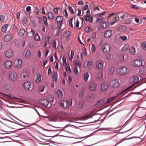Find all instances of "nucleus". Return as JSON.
<instances>
[{"label":"nucleus","mask_w":146,"mask_h":146,"mask_svg":"<svg viewBox=\"0 0 146 146\" xmlns=\"http://www.w3.org/2000/svg\"><path fill=\"white\" fill-rule=\"evenodd\" d=\"M72 99H70L68 100H63L61 103V106L64 108H68L72 105Z\"/></svg>","instance_id":"1"},{"label":"nucleus","mask_w":146,"mask_h":146,"mask_svg":"<svg viewBox=\"0 0 146 146\" xmlns=\"http://www.w3.org/2000/svg\"><path fill=\"white\" fill-rule=\"evenodd\" d=\"M110 45L106 43L102 44V49L103 52L106 53H108L110 52Z\"/></svg>","instance_id":"2"},{"label":"nucleus","mask_w":146,"mask_h":146,"mask_svg":"<svg viewBox=\"0 0 146 146\" xmlns=\"http://www.w3.org/2000/svg\"><path fill=\"white\" fill-rule=\"evenodd\" d=\"M111 86L113 88H116L120 85L119 81L117 79L113 80L111 82Z\"/></svg>","instance_id":"3"},{"label":"nucleus","mask_w":146,"mask_h":146,"mask_svg":"<svg viewBox=\"0 0 146 146\" xmlns=\"http://www.w3.org/2000/svg\"><path fill=\"white\" fill-rule=\"evenodd\" d=\"M63 18L61 16H58L56 17V21L57 24L59 25V27L60 29L62 27V21L63 20Z\"/></svg>","instance_id":"4"},{"label":"nucleus","mask_w":146,"mask_h":146,"mask_svg":"<svg viewBox=\"0 0 146 146\" xmlns=\"http://www.w3.org/2000/svg\"><path fill=\"white\" fill-rule=\"evenodd\" d=\"M104 62L101 60H98L96 64V68L99 70L102 69L103 67Z\"/></svg>","instance_id":"5"},{"label":"nucleus","mask_w":146,"mask_h":146,"mask_svg":"<svg viewBox=\"0 0 146 146\" xmlns=\"http://www.w3.org/2000/svg\"><path fill=\"white\" fill-rule=\"evenodd\" d=\"M108 18H110L113 20L118 21L119 19V18L118 15L115 14L114 13L111 14L108 16Z\"/></svg>","instance_id":"6"},{"label":"nucleus","mask_w":146,"mask_h":146,"mask_svg":"<svg viewBox=\"0 0 146 146\" xmlns=\"http://www.w3.org/2000/svg\"><path fill=\"white\" fill-rule=\"evenodd\" d=\"M33 85L31 82L28 81L25 82L24 84V87L26 90H28L30 88L32 87Z\"/></svg>","instance_id":"7"},{"label":"nucleus","mask_w":146,"mask_h":146,"mask_svg":"<svg viewBox=\"0 0 146 146\" xmlns=\"http://www.w3.org/2000/svg\"><path fill=\"white\" fill-rule=\"evenodd\" d=\"M142 61L140 59L136 60L133 61V64L134 66L135 67H139L142 65Z\"/></svg>","instance_id":"8"},{"label":"nucleus","mask_w":146,"mask_h":146,"mask_svg":"<svg viewBox=\"0 0 146 146\" xmlns=\"http://www.w3.org/2000/svg\"><path fill=\"white\" fill-rule=\"evenodd\" d=\"M119 74L121 75L125 74L127 73V69L125 67H122L119 69L118 70Z\"/></svg>","instance_id":"9"},{"label":"nucleus","mask_w":146,"mask_h":146,"mask_svg":"<svg viewBox=\"0 0 146 146\" xmlns=\"http://www.w3.org/2000/svg\"><path fill=\"white\" fill-rule=\"evenodd\" d=\"M97 86V84L96 83L91 82L89 85V89L90 91H94L96 90Z\"/></svg>","instance_id":"10"},{"label":"nucleus","mask_w":146,"mask_h":146,"mask_svg":"<svg viewBox=\"0 0 146 146\" xmlns=\"http://www.w3.org/2000/svg\"><path fill=\"white\" fill-rule=\"evenodd\" d=\"M27 35L28 37H31L34 35V31L33 29L28 28L27 30Z\"/></svg>","instance_id":"11"},{"label":"nucleus","mask_w":146,"mask_h":146,"mask_svg":"<svg viewBox=\"0 0 146 146\" xmlns=\"http://www.w3.org/2000/svg\"><path fill=\"white\" fill-rule=\"evenodd\" d=\"M17 78V74L15 72H11L9 76V79L13 81H15Z\"/></svg>","instance_id":"12"},{"label":"nucleus","mask_w":146,"mask_h":146,"mask_svg":"<svg viewBox=\"0 0 146 146\" xmlns=\"http://www.w3.org/2000/svg\"><path fill=\"white\" fill-rule=\"evenodd\" d=\"M40 102L42 105L46 107L48 106L49 103V102L48 100L47 99L44 98L42 99Z\"/></svg>","instance_id":"13"},{"label":"nucleus","mask_w":146,"mask_h":146,"mask_svg":"<svg viewBox=\"0 0 146 146\" xmlns=\"http://www.w3.org/2000/svg\"><path fill=\"white\" fill-rule=\"evenodd\" d=\"M13 51L11 49L7 50L5 53V56L7 58H10L13 55Z\"/></svg>","instance_id":"14"},{"label":"nucleus","mask_w":146,"mask_h":146,"mask_svg":"<svg viewBox=\"0 0 146 146\" xmlns=\"http://www.w3.org/2000/svg\"><path fill=\"white\" fill-rule=\"evenodd\" d=\"M22 62V60L21 59H17L15 63L16 68H20L21 66Z\"/></svg>","instance_id":"15"},{"label":"nucleus","mask_w":146,"mask_h":146,"mask_svg":"<svg viewBox=\"0 0 146 146\" xmlns=\"http://www.w3.org/2000/svg\"><path fill=\"white\" fill-rule=\"evenodd\" d=\"M12 35L9 34H8L5 35L4 37V39L6 42L10 41L12 39Z\"/></svg>","instance_id":"16"},{"label":"nucleus","mask_w":146,"mask_h":146,"mask_svg":"<svg viewBox=\"0 0 146 146\" xmlns=\"http://www.w3.org/2000/svg\"><path fill=\"white\" fill-rule=\"evenodd\" d=\"M108 86V84L104 82H103L101 85L102 90L103 91L106 90L107 89Z\"/></svg>","instance_id":"17"},{"label":"nucleus","mask_w":146,"mask_h":146,"mask_svg":"<svg viewBox=\"0 0 146 146\" xmlns=\"http://www.w3.org/2000/svg\"><path fill=\"white\" fill-rule=\"evenodd\" d=\"M112 35V31L111 30H108L105 32L104 36L106 38H109Z\"/></svg>","instance_id":"18"},{"label":"nucleus","mask_w":146,"mask_h":146,"mask_svg":"<svg viewBox=\"0 0 146 146\" xmlns=\"http://www.w3.org/2000/svg\"><path fill=\"white\" fill-rule=\"evenodd\" d=\"M11 62L9 60L7 61L5 63V68L7 69H10L11 66Z\"/></svg>","instance_id":"19"},{"label":"nucleus","mask_w":146,"mask_h":146,"mask_svg":"<svg viewBox=\"0 0 146 146\" xmlns=\"http://www.w3.org/2000/svg\"><path fill=\"white\" fill-rule=\"evenodd\" d=\"M133 82L134 83H136L139 82L142 79L141 78L139 81V78L138 76H135L133 77ZM143 78H142L143 79Z\"/></svg>","instance_id":"20"},{"label":"nucleus","mask_w":146,"mask_h":146,"mask_svg":"<svg viewBox=\"0 0 146 146\" xmlns=\"http://www.w3.org/2000/svg\"><path fill=\"white\" fill-rule=\"evenodd\" d=\"M58 75L56 72H54L52 75V80L53 81L56 82L57 80Z\"/></svg>","instance_id":"21"},{"label":"nucleus","mask_w":146,"mask_h":146,"mask_svg":"<svg viewBox=\"0 0 146 146\" xmlns=\"http://www.w3.org/2000/svg\"><path fill=\"white\" fill-rule=\"evenodd\" d=\"M129 51L130 53L132 55H134L135 54V49L133 46H131L129 48Z\"/></svg>","instance_id":"22"},{"label":"nucleus","mask_w":146,"mask_h":146,"mask_svg":"<svg viewBox=\"0 0 146 146\" xmlns=\"http://www.w3.org/2000/svg\"><path fill=\"white\" fill-rule=\"evenodd\" d=\"M56 94L58 98H61L63 96V94L62 91L60 89H58L57 90L56 92Z\"/></svg>","instance_id":"23"},{"label":"nucleus","mask_w":146,"mask_h":146,"mask_svg":"<svg viewBox=\"0 0 146 146\" xmlns=\"http://www.w3.org/2000/svg\"><path fill=\"white\" fill-rule=\"evenodd\" d=\"M93 66V64L92 61H88L87 63V67L89 69H91Z\"/></svg>","instance_id":"24"},{"label":"nucleus","mask_w":146,"mask_h":146,"mask_svg":"<svg viewBox=\"0 0 146 146\" xmlns=\"http://www.w3.org/2000/svg\"><path fill=\"white\" fill-rule=\"evenodd\" d=\"M41 76L40 74H38L36 75V78L35 80V82L38 83H40L41 81Z\"/></svg>","instance_id":"25"},{"label":"nucleus","mask_w":146,"mask_h":146,"mask_svg":"<svg viewBox=\"0 0 146 146\" xmlns=\"http://www.w3.org/2000/svg\"><path fill=\"white\" fill-rule=\"evenodd\" d=\"M9 26L8 24H6L3 25L2 27V31L3 32H5Z\"/></svg>","instance_id":"26"},{"label":"nucleus","mask_w":146,"mask_h":146,"mask_svg":"<svg viewBox=\"0 0 146 146\" xmlns=\"http://www.w3.org/2000/svg\"><path fill=\"white\" fill-rule=\"evenodd\" d=\"M93 17H91L90 15H86V20L88 21L90 23L92 22Z\"/></svg>","instance_id":"27"},{"label":"nucleus","mask_w":146,"mask_h":146,"mask_svg":"<svg viewBox=\"0 0 146 146\" xmlns=\"http://www.w3.org/2000/svg\"><path fill=\"white\" fill-rule=\"evenodd\" d=\"M18 33L19 35L20 36H23L25 33V31L23 29H21L19 30Z\"/></svg>","instance_id":"28"},{"label":"nucleus","mask_w":146,"mask_h":146,"mask_svg":"<svg viewBox=\"0 0 146 146\" xmlns=\"http://www.w3.org/2000/svg\"><path fill=\"white\" fill-rule=\"evenodd\" d=\"M48 17V19L53 20L54 19V14L50 12H49L47 14Z\"/></svg>","instance_id":"29"},{"label":"nucleus","mask_w":146,"mask_h":146,"mask_svg":"<svg viewBox=\"0 0 146 146\" xmlns=\"http://www.w3.org/2000/svg\"><path fill=\"white\" fill-rule=\"evenodd\" d=\"M124 54L122 53L121 54L119 57V59L121 62H123L124 60Z\"/></svg>","instance_id":"30"},{"label":"nucleus","mask_w":146,"mask_h":146,"mask_svg":"<svg viewBox=\"0 0 146 146\" xmlns=\"http://www.w3.org/2000/svg\"><path fill=\"white\" fill-rule=\"evenodd\" d=\"M5 17L3 15H0V23H3L5 21Z\"/></svg>","instance_id":"31"},{"label":"nucleus","mask_w":146,"mask_h":146,"mask_svg":"<svg viewBox=\"0 0 146 146\" xmlns=\"http://www.w3.org/2000/svg\"><path fill=\"white\" fill-rule=\"evenodd\" d=\"M31 56V52L29 50H27L25 54V57L27 58H29Z\"/></svg>","instance_id":"32"},{"label":"nucleus","mask_w":146,"mask_h":146,"mask_svg":"<svg viewBox=\"0 0 146 146\" xmlns=\"http://www.w3.org/2000/svg\"><path fill=\"white\" fill-rule=\"evenodd\" d=\"M109 25L108 22H104L102 24V27L103 28H106Z\"/></svg>","instance_id":"33"},{"label":"nucleus","mask_w":146,"mask_h":146,"mask_svg":"<svg viewBox=\"0 0 146 146\" xmlns=\"http://www.w3.org/2000/svg\"><path fill=\"white\" fill-rule=\"evenodd\" d=\"M40 37L38 35V33H36L35 36V39L36 41H39L40 40Z\"/></svg>","instance_id":"34"},{"label":"nucleus","mask_w":146,"mask_h":146,"mask_svg":"<svg viewBox=\"0 0 146 146\" xmlns=\"http://www.w3.org/2000/svg\"><path fill=\"white\" fill-rule=\"evenodd\" d=\"M89 78V74L88 72H86L84 74V80L86 82L88 81Z\"/></svg>","instance_id":"35"},{"label":"nucleus","mask_w":146,"mask_h":146,"mask_svg":"<svg viewBox=\"0 0 146 146\" xmlns=\"http://www.w3.org/2000/svg\"><path fill=\"white\" fill-rule=\"evenodd\" d=\"M74 64L77 66H78L79 68L81 67V64L80 63L79 61L78 60H76L74 62Z\"/></svg>","instance_id":"36"},{"label":"nucleus","mask_w":146,"mask_h":146,"mask_svg":"<svg viewBox=\"0 0 146 146\" xmlns=\"http://www.w3.org/2000/svg\"><path fill=\"white\" fill-rule=\"evenodd\" d=\"M117 97V96H113L109 98L107 100L106 102L109 103L110 102L113 101L115 98Z\"/></svg>","instance_id":"37"},{"label":"nucleus","mask_w":146,"mask_h":146,"mask_svg":"<svg viewBox=\"0 0 146 146\" xmlns=\"http://www.w3.org/2000/svg\"><path fill=\"white\" fill-rule=\"evenodd\" d=\"M43 21L44 22V25L46 26L48 25L47 23V18L46 17L44 16L43 18Z\"/></svg>","instance_id":"38"},{"label":"nucleus","mask_w":146,"mask_h":146,"mask_svg":"<svg viewBox=\"0 0 146 146\" xmlns=\"http://www.w3.org/2000/svg\"><path fill=\"white\" fill-rule=\"evenodd\" d=\"M111 134H108V137L106 138L104 140V141H107L111 139L112 138L114 137V136H111Z\"/></svg>","instance_id":"39"},{"label":"nucleus","mask_w":146,"mask_h":146,"mask_svg":"<svg viewBox=\"0 0 146 146\" xmlns=\"http://www.w3.org/2000/svg\"><path fill=\"white\" fill-rule=\"evenodd\" d=\"M22 22L24 24H26L27 22V19L26 17H23L21 18Z\"/></svg>","instance_id":"40"},{"label":"nucleus","mask_w":146,"mask_h":146,"mask_svg":"<svg viewBox=\"0 0 146 146\" xmlns=\"http://www.w3.org/2000/svg\"><path fill=\"white\" fill-rule=\"evenodd\" d=\"M103 72L102 71H100L98 73L99 75L97 76V78L98 79H100L103 78Z\"/></svg>","instance_id":"41"},{"label":"nucleus","mask_w":146,"mask_h":146,"mask_svg":"<svg viewBox=\"0 0 146 146\" xmlns=\"http://www.w3.org/2000/svg\"><path fill=\"white\" fill-rule=\"evenodd\" d=\"M45 86L44 85H42L40 86L38 88V90L39 92H42L44 89Z\"/></svg>","instance_id":"42"},{"label":"nucleus","mask_w":146,"mask_h":146,"mask_svg":"<svg viewBox=\"0 0 146 146\" xmlns=\"http://www.w3.org/2000/svg\"><path fill=\"white\" fill-rule=\"evenodd\" d=\"M71 34V33L69 31H67L64 33V36L66 38H68Z\"/></svg>","instance_id":"43"},{"label":"nucleus","mask_w":146,"mask_h":146,"mask_svg":"<svg viewBox=\"0 0 146 146\" xmlns=\"http://www.w3.org/2000/svg\"><path fill=\"white\" fill-rule=\"evenodd\" d=\"M56 40H54L52 42V46L53 48L56 49Z\"/></svg>","instance_id":"44"},{"label":"nucleus","mask_w":146,"mask_h":146,"mask_svg":"<svg viewBox=\"0 0 146 146\" xmlns=\"http://www.w3.org/2000/svg\"><path fill=\"white\" fill-rule=\"evenodd\" d=\"M115 69L114 67H112L110 68V73L113 74L115 71Z\"/></svg>","instance_id":"45"},{"label":"nucleus","mask_w":146,"mask_h":146,"mask_svg":"<svg viewBox=\"0 0 146 146\" xmlns=\"http://www.w3.org/2000/svg\"><path fill=\"white\" fill-rule=\"evenodd\" d=\"M141 46L144 50H146V44L145 42H143L141 44Z\"/></svg>","instance_id":"46"},{"label":"nucleus","mask_w":146,"mask_h":146,"mask_svg":"<svg viewBox=\"0 0 146 146\" xmlns=\"http://www.w3.org/2000/svg\"><path fill=\"white\" fill-rule=\"evenodd\" d=\"M11 87V86L9 84L6 85L5 86V89L7 90H9Z\"/></svg>","instance_id":"47"},{"label":"nucleus","mask_w":146,"mask_h":146,"mask_svg":"<svg viewBox=\"0 0 146 146\" xmlns=\"http://www.w3.org/2000/svg\"><path fill=\"white\" fill-rule=\"evenodd\" d=\"M59 9L58 7L55 8L53 9V11L54 13L56 15H58V10Z\"/></svg>","instance_id":"48"},{"label":"nucleus","mask_w":146,"mask_h":146,"mask_svg":"<svg viewBox=\"0 0 146 146\" xmlns=\"http://www.w3.org/2000/svg\"><path fill=\"white\" fill-rule=\"evenodd\" d=\"M118 29L119 30L121 31H124L125 29V27L124 26H120L119 27Z\"/></svg>","instance_id":"49"},{"label":"nucleus","mask_w":146,"mask_h":146,"mask_svg":"<svg viewBox=\"0 0 146 146\" xmlns=\"http://www.w3.org/2000/svg\"><path fill=\"white\" fill-rule=\"evenodd\" d=\"M60 113L63 115H68V112L64 111H62L60 112Z\"/></svg>","instance_id":"50"},{"label":"nucleus","mask_w":146,"mask_h":146,"mask_svg":"<svg viewBox=\"0 0 146 146\" xmlns=\"http://www.w3.org/2000/svg\"><path fill=\"white\" fill-rule=\"evenodd\" d=\"M91 36L92 37V38L93 39H95L96 38V32H94L93 33H92L91 34Z\"/></svg>","instance_id":"51"},{"label":"nucleus","mask_w":146,"mask_h":146,"mask_svg":"<svg viewBox=\"0 0 146 146\" xmlns=\"http://www.w3.org/2000/svg\"><path fill=\"white\" fill-rule=\"evenodd\" d=\"M128 45H126L121 50L123 51H125L128 48Z\"/></svg>","instance_id":"52"},{"label":"nucleus","mask_w":146,"mask_h":146,"mask_svg":"<svg viewBox=\"0 0 146 146\" xmlns=\"http://www.w3.org/2000/svg\"><path fill=\"white\" fill-rule=\"evenodd\" d=\"M131 8H134L136 9H139L140 8V7L137 6L136 5H133L131 7Z\"/></svg>","instance_id":"53"},{"label":"nucleus","mask_w":146,"mask_h":146,"mask_svg":"<svg viewBox=\"0 0 146 146\" xmlns=\"http://www.w3.org/2000/svg\"><path fill=\"white\" fill-rule=\"evenodd\" d=\"M66 71H68V73H70V72H71V70L69 65L66 66Z\"/></svg>","instance_id":"54"},{"label":"nucleus","mask_w":146,"mask_h":146,"mask_svg":"<svg viewBox=\"0 0 146 146\" xmlns=\"http://www.w3.org/2000/svg\"><path fill=\"white\" fill-rule=\"evenodd\" d=\"M63 60V64L64 65L66 63V58L64 56L62 58Z\"/></svg>","instance_id":"55"},{"label":"nucleus","mask_w":146,"mask_h":146,"mask_svg":"<svg viewBox=\"0 0 146 146\" xmlns=\"http://www.w3.org/2000/svg\"><path fill=\"white\" fill-rule=\"evenodd\" d=\"M119 38L123 40H125L127 39V37L125 36H121Z\"/></svg>","instance_id":"56"},{"label":"nucleus","mask_w":146,"mask_h":146,"mask_svg":"<svg viewBox=\"0 0 146 146\" xmlns=\"http://www.w3.org/2000/svg\"><path fill=\"white\" fill-rule=\"evenodd\" d=\"M50 38V36H47L45 38V40L48 43H49Z\"/></svg>","instance_id":"57"},{"label":"nucleus","mask_w":146,"mask_h":146,"mask_svg":"<svg viewBox=\"0 0 146 146\" xmlns=\"http://www.w3.org/2000/svg\"><path fill=\"white\" fill-rule=\"evenodd\" d=\"M95 48V46L94 44H92V47L91 48V50L92 52H94Z\"/></svg>","instance_id":"58"},{"label":"nucleus","mask_w":146,"mask_h":146,"mask_svg":"<svg viewBox=\"0 0 146 146\" xmlns=\"http://www.w3.org/2000/svg\"><path fill=\"white\" fill-rule=\"evenodd\" d=\"M11 132V131H0V134H5L6 133H5V132H7V133H9Z\"/></svg>","instance_id":"59"},{"label":"nucleus","mask_w":146,"mask_h":146,"mask_svg":"<svg viewBox=\"0 0 146 146\" xmlns=\"http://www.w3.org/2000/svg\"><path fill=\"white\" fill-rule=\"evenodd\" d=\"M85 30L87 33H89L90 31V27H87L85 28Z\"/></svg>","instance_id":"60"},{"label":"nucleus","mask_w":146,"mask_h":146,"mask_svg":"<svg viewBox=\"0 0 146 146\" xmlns=\"http://www.w3.org/2000/svg\"><path fill=\"white\" fill-rule=\"evenodd\" d=\"M72 80V78L71 77L69 76L68 78V81L69 83H70L71 82V81Z\"/></svg>","instance_id":"61"},{"label":"nucleus","mask_w":146,"mask_h":146,"mask_svg":"<svg viewBox=\"0 0 146 146\" xmlns=\"http://www.w3.org/2000/svg\"><path fill=\"white\" fill-rule=\"evenodd\" d=\"M111 54H108L106 55V58L109 60L110 59Z\"/></svg>","instance_id":"62"},{"label":"nucleus","mask_w":146,"mask_h":146,"mask_svg":"<svg viewBox=\"0 0 146 146\" xmlns=\"http://www.w3.org/2000/svg\"><path fill=\"white\" fill-rule=\"evenodd\" d=\"M69 10L70 12L72 14L74 13V10L71 7H69Z\"/></svg>","instance_id":"63"},{"label":"nucleus","mask_w":146,"mask_h":146,"mask_svg":"<svg viewBox=\"0 0 146 146\" xmlns=\"http://www.w3.org/2000/svg\"><path fill=\"white\" fill-rule=\"evenodd\" d=\"M84 96L83 92L81 91L79 94V97L80 98H82Z\"/></svg>","instance_id":"64"}]
</instances>
